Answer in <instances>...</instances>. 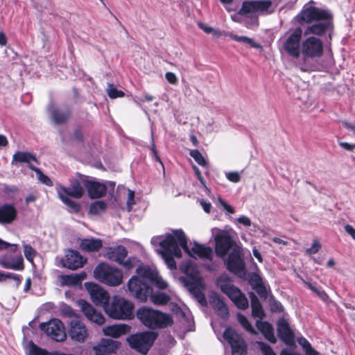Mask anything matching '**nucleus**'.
Returning a JSON list of instances; mask_svg holds the SVG:
<instances>
[{
  "instance_id": "f257e3e1",
  "label": "nucleus",
  "mask_w": 355,
  "mask_h": 355,
  "mask_svg": "<svg viewBox=\"0 0 355 355\" xmlns=\"http://www.w3.org/2000/svg\"><path fill=\"white\" fill-rule=\"evenodd\" d=\"M151 243L161 247V249L157 250V252L162 256L167 267L171 270H175L177 268L174 257L180 258L182 257L181 248L190 257L195 259L200 258L207 260L212 259L213 250L209 246L195 242L191 248H189L187 236L182 230H173L164 236L153 237Z\"/></svg>"
},
{
  "instance_id": "f03ea898",
  "label": "nucleus",
  "mask_w": 355,
  "mask_h": 355,
  "mask_svg": "<svg viewBox=\"0 0 355 355\" xmlns=\"http://www.w3.org/2000/svg\"><path fill=\"white\" fill-rule=\"evenodd\" d=\"M297 18L300 24H312L305 29V35H322L328 33L331 38L333 21L331 15L327 10L313 6L304 7Z\"/></svg>"
},
{
  "instance_id": "7ed1b4c3",
  "label": "nucleus",
  "mask_w": 355,
  "mask_h": 355,
  "mask_svg": "<svg viewBox=\"0 0 355 355\" xmlns=\"http://www.w3.org/2000/svg\"><path fill=\"white\" fill-rule=\"evenodd\" d=\"M137 317L146 327L153 329H163L171 326L173 322L170 314L147 306L139 309L137 311Z\"/></svg>"
},
{
  "instance_id": "20e7f679",
  "label": "nucleus",
  "mask_w": 355,
  "mask_h": 355,
  "mask_svg": "<svg viewBox=\"0 0 355 355\" xmlns=\"http://www.w3.org/2000/svg\"><path fill=\"white\" fill-rule=\"evenodd\" d=\"M181 270L186 275L181 281L201 304H205L206 298L202 292L204 284L198 269L191 263H186L181 266Z\"/></svg>"
},
{
  "instance_id": "39448f33",
  "label": "nucleus",
  "mask_w": 355,
  "mask_h": 355,
  "mask_svg": "<svg viewBox=\"0 0 355 355\" xmlns=\"http://www.w3.org/2000/svg\"><path fill=\"white\" fill-rule=\"evenodd\" d=\"M79 179H75L71 181L70 187H66L62 185L56 186V191L58 198L60 200L67 205L71 210V211L78 213L80 209V205L72 200L69 197H72L76 199L82 198L84 194V189L81 185L83 184L80 176L83 175L78 174Z\"/></svg>"
},
{
  "instance_id": "423d86ee",
  "label": "nucleus",
  "mask_w": 355,
  "mask_h": 355,
  "mask_svg": "<svg viewBox=\"0 0 355 355\" xmlns=\"http://www.w3.org/2000/svg\"><path fill=\"white\" fill-rule=\"evenodd\" d=\"M132 303L119 296H114L111 304L105 306V312L112 318L130 320L133 317Z\"/></svg>"
},
{
  "instance_id": "0eeeda50",
  "label": "nucleus",
  "mask_w": 355,
  "mask_h": 355,
  "mask_svg": "<svg viewBox=\"0 0 355 355\" xmlns=\"http://www.w3.org/2000/svg\"><path fill=\"white\" fill-rule=\"evenodd\" d=\"M94 277L110 286H117L123 282V272L119 268L105 263H99L94 271Z\"/></svg>"
},
{
  "instance_id": "6e6552de",
  "label": "nucleus",
  "mask_w": 355,
  "mask_h": 355,
  "mask_svg": "<svg viewBox=\"0 0 355 355\" xmlns=\"http://www.w3.org/2000/svg\"><path fill=\"white\" fill-rule=\"evenodd\" d=\"M217 285L222 292L230 298L237 308L243 310L248 308L249 303L245 295L232 284L227 276H220L217 279Z\"/></svg>"
},
{
  "instance_id": "1a4fd4ad",
  "label": "nucleus",
  "mask_w": 355,
  "mask_h": 355,
  "mask_svg": "<svg viewBox=\"0 0 355 355\" xmlns=\"http://www.w3.org/2000/svg\"><path fill=\"white\" fill-rule=\"evenodd\" d=\"M272 12V3L270 0L246 1L243 2L238 14L254 18L258 15H267Z\"/></svg>"
},
{
  "instance_id": "9d476101",
  "label": "nucleus",
  "mask_w": 355,
  "mask_h": 355,
  "mask_svg": "<svg viewBox=\"0 0 355 355\" xmlns=\"http://www.w3.org/2000/svg\"><path fill=\"white\" fill-rule=\"evenodd\" d=\"M128 282L127 286L130 293L140 302H146L152 293V288L148 285L147 279L136 272Z\"/></svg>"
},
{
  "instance_id": "9b49d317",
  "label": "nucleus",
  "mask_w": 355,
  "mask_h": 355,
  "mask_svg": "<svg viewBox=\"0 0 355 355\" xmlns=\"http://www.w3.org/2000/svg\"><path fill=\"white\" fill-rule=\"evenodd\" d=\"M157 338V334L153 331H145L131 335L127 338L130 346L137 352L146 354Z\"/></svg>"
},
{
  "instance_id": "f8f14e48",
  "label": "nucleus",
  "mask_w": 355,
  "mask_h": 355,
  "mask_svg": "<svg viewBox=\"0 0 355 355\" xmlns=\"http://www.w3.org/2000/svg\"><path fill=\"white\" fill-rule=\"evenodd\" d=\"M215 252L218 257H224L227 252L234 248H240L230 234L227 231L220 230L214 236Z\"/></svg>"
},
{
  "instance_id": "ddd939ff",
  "label": "nucleus",
  "mask_w": 355,
  "mask_h": 355,
  "mask_svg": "<svg viewBox=\"0 0 355 355\" xmlns=\"http://www.w3.org/2000/svg\"><path fill=\"white\" fill-rule=\"evenodd\" d=\"M301 53L304 61L321 57L323 54L322 42L314 36L308 37L302 42Z\"/></svg>"
},
{
  "instance_id": "4468645a",
  "label": "nucleus",
  "mask_w": 355,
  "mask_h": 355,
  "mask_svg": "<svg viewBox=\"0 0 355 355\" xmlns=\"http://www.w3.org/2000/svg\"><path fill=\"white\" fill-rule=\"evenodd\" d=\"M288 34L287 37L283 42V49L291 57L298 58L302 50L300 41L302 31L300 28H297Z\"/></svg>"
},
{
  "instance_id": "2eb2a0df",
  "label": "nucleus",
  "mask_w": 355,
  "mask_h": 355,
  "mask_svg": "<svg viewBox=\"0 0 355 355\" xmlns=\"http://www.w3.org/2000/svg\"><path fill=\"white\" fill-rule=\"evenodd\" d=\"M223 338L230 345L232 355H245L247 344L241 335L234 329L226 328L223 334Z\"/></svg>"
},
{
  "instance_id": "dca6fc26",
  "label": "nucleus",
  "mask_w": 355,
  "mask_h": 355,
  "mask_svg": "<svg viewBox=\"0 0 355 355\" xmlns=\"http://www.w3.org/2000/svg\"><path fill=\"white\" fill-rule=\"evenodd\" d=\"M40 328L55 341L61 342L67 338L64 325L58 319H53L48 322L41 323Z\"/></svg>"
},
{
  "instance_id": "f3484780",
  "label": "nucleus",
  "mask_w": 355,
  "mask_h": 355,
  "mask_svg": "<svg viewBox=\"0 0 355 355\" xmlns=\"http://www.w3.org/2000/svg\"><path fill=\"white\" fill-rule=\"evenodd\" d=\"M227 268L232 272L239 277H243L245 275V265L243 259L241 258V252L240 248H234L225 259Z\"/></svg>"
},
{
  "instance_id": "a211bd4d",
  "label": "nucleus",
  "mask_w": 355,
  "mask_h": 355,
  "mask_svg": "<svg viewBox=\"0 0 355 355\" xmlns=\"http://www.w3.org/2000/svg\"><path fill=\"white\" fill-rule=\"evenodd\" d=\"M85 286L90 295L92 301L96 306L103 307L105 310V306H107L109 304V293L96 284L86 282Z\"/></svg>"
},
{
  "instance_id": "6ab92c4d",
  "label": "nucleus",
  "mask_w": 355,
  "mask_h": 355,
  "mask_svg": "<svg viewBox=\"0 0 355 355\" xmlns=\"http://www.w3.org/2000/svg\"><path fill=\"white\" fill-rule=\"evenodd\" d=\"M136 272L147 279L148 284H154L159 289L163 290L168 287L167 282L159 275L157 271L148 266L141 265L137 267Z\"/></svg>"
},
{
  "instance_id": "aec40b11",
  "label": "nucleus",
  "mask_w": 355,
  "mask_h": 355,
  "mask_svg": "<svg viewBox=\"0 0 355 355\" xmlns=\"http://www.w3.org/2000/svg\"><path fill=\"white\" fill-rule=\"evenodd\" d=\"M80 178L90 198H99L106 194L107 187L104 184L94 180H89L86 176H80Z\"/></svg>"
},
{
  "instance_id": "412c9836",
  "label": "nucleus",
  "mask_w": 355,
  "mask_h": 355,
  "mask_svg": "<svg viewBox=\"0 0 355 355\" xmlns=\"http://www.w3.org/2000/svg\"><path fill=\"white\" fill-rule=\"evenodd\" d=\"M78 305L85 317L90 321L101 325L105 322V318L98 312L89 303L84 300H79Z\"/></svg>"
},
{
  "instance_id": "4be33fe9",
  "label": "nucleus",
  "mask_w": 355,
  "mask_h": 355,
  "mask_svg": "<svg viewBox=\"0 0 355 355\" xmlns=\"http://www.w3.org/2000/svg\"><path fill=\"white\" fill-rule=\"evenodd\" d=\"M64 267L71 270H76L83 266L85 260L76 250H69L66 252L64 258L62 260Z\"/></svg>"
},
{
  "instance_id": "5701e85b",
  "label": "nucleus",
  "mask_w": 355,
  "mask_h": 355,
  "mask_svg": "<svg viewBox=\"0 0 355 355\" xmlns=\"http://www.w3.org/2000/svg\"><path fill=\"white\" fill-rule=\"evenodd\" d=\"M277 334L279 338L288 346L295 345V335L289 327L288 322L284 318L277 322Z\"/></svg>"
},
{
  "instance_id": "b1692460",
  "label": "nucleus",
  "mask_w": 355,
  "mask_h": 355,
  "mask_svg": "<svg viewBox=\"0 0 355 355\" xmlns=\"http://www.w3.org/2000/svg\"><path fill=\"white\" fill-rule=\"evenodd\" d=\"M0 266L6 269L21 270L24 269L23 258L19 252L16 255L6 253L0 257Z\"/></svg>"
},
{
  "instance_id": "393cba45",
  "label": "nucleus",
  "mask_w": 355,
  "mask_h": 355,
  "mask_svg": "<svg viewBox=\"0 0 355 355\" xmlns=\"http://www.w3.org/2000/svg\"><path fill=\"white\" fill-rule=\"evenodd\" d=\"M70 329L69 336L73 340L83 342L87 336V330L80 320H71L69 321Z\"/></svg>"
},
{
  "instance_id": "a878e982",
  "label": "nucleus",
  "mask_w": 355,
  "mask_h": 355,
  "mask_svg": "<svg viewBox=\"0 0 355 355\" xmlns=\"http://www.w3.org/2000/svg\"><path fill=\"white\" fill-rule=\"evenodd\" d=\"M119 347V342L110 338H103L94 347L96 355H109Z\"/></svg>"
},
{
  "instance_id": "bb28decb",
  "label": "nucleus",
  "mask_w": 355,
  "mask_h": 355,
  "mask_svg": "<svg viewBox=\"0 0 355 355\" xmlns=\"http://www.w3.org/2000/svg\"><path fill=\"white\" fill-rule=\"evenodd\" d=\"M17 215V211L12 204H3L0 206V224H10L14 221Z\"/></svg>"
},
{
  "instance_id": "cd10ccee",
  "label": "nucleus",
  "mask_w": 355,
  "mask_h": 355,
  "mask_svg": "<svg viewBox=\"0 0 355 355\" xmlns=\"http://www.w3.org/2000/svg\"><path fill=\"white\" fill-rule=\"evenodd\" d=\"M128 251L123 245L109 248L107 250L106 255L110 260L122 263V261L126 257Z\"/></svg>"
},
{
  "instance_id": "c85d7f7f",
  "label": "nucleus",
  "mask_w": 355,
  "mask_h": 355,
  "mask_svg": "<svg viewBox=\"0 0 355 355\" xmlns=\"http://www.w3.org/2000/svg\"><path fill=\"white\" fill-rule=\"evenodd\" d=\"M256 325L266 339L271 343H275L277 342V338L274 334L273 327L270 323L261 321V320H257Z\"/></svg>"
},
{
  "instance_id": "c756f323",
  "label": "nucleus",
  "mask_w": 355,
  "mask_h": 355,
  "mask_svg": "<svg viewBox=\"0 0 355 355\" xmlns=\"http://www.w3.org/2000/svg\"><path fill=\"white\" fill-rule=\"evenodd\" d=\"M80 246L86 252H97L102 248L103 243L99 239H85L81 241Z\"/></svg>"
},
{
  "instance_id": "7c9ffc66",
  "label": "nucleus",
  "mask_w": 355,
  "mask_h": 355,
  "mask_svg": "<svg viewBox=\"0 0 355 355\" xmlns=\"http://www.w3.org/2000/svg\"><path fill=\"white\" fill-rule=\"evenodd\" d=\"M31 162L37 163L35 155L28 152L18 151L12 156V164L16 165L17 163H26L29 166L32 164Z\"/></svg>"
},
{
  "instance_id": "2f4dec72",
  "label": "nucleus",
  "mask_w": 355,
  "mask_h": 355,
  "mask_svg": "<svg viewBox=\"0 0 355 355\" xmlns=\"http://www.w3.org/2000/svg\"><path fill=\"white\" fill-rule=\"evenodd\" d=\"M86 276V272L83 271L76 274L62 275L61 277L62 284L67 286H76L80 284Z\"/></svg>"
},
{
  "instance_id": "473e14b6",
  "label": "nucleus",
  "mask_w": 355,
  "mask_h": 355,
  "mask_svg": "<svg viewBox=\"0 0 355 355\" xmlns=\"http://www.w3.org/2000/svg\"><path fill=\"white\" fill-rule=\"evenodd\" d=\"M71 110L66 108L64 110L53 109L51 111V119L56 124L65 123L71 116Z\"/></svg>"
},
{
  "instance_id": "72a5a7b5",
  "label": "nucleus",
  "mask_w": 355,
  "mask_h": 355,
  "mask_svg": "<svg viewBox=\"0 0 355 355\" xmlns=\"http://www.w3.org/2000/svg\"><path fill=\"white\" fill-rule=\"evenodd\" d=\"M249 295L251 299L252 315L257 320H261L265 315L262 305L254 293L251 292Z\"/></svg>"
},
{
  "instance_id": "f704fd0d",
  "label": "nucleus",
  "mask_w": 355,
  "mask_h": 355,
  "mask_svg": "<svg viewBox=\"0 0 355 355\" xmlns=\"http://www.w3.org/2000/svg\"><path fill=\"white\" fill-rule=\"evenodd\" d=\"M127 327L125 325H111L103 329L105 335L114 338H118L126 333Z\"/></svg>"
},
{
  "instance_id": "c9c22d12",
  "label": "nucleus",
  "mask_w": 355,
  "mask_h": 355,
  "mask_svg": "<svg viewBox=\"0 0 355 355\" xmlns=\"http://www.w3.org/2000/svg\"><path fill=\"white\" fill-rule=\"evenodd\" d=\"M148 297H150L152 303L157 306L166 305L171 300L170 297L167 294L160 291L155 293L152 291Z\"/></svg>"
},
{
  "instance_id": "e433bc0d",
  "label": "nucleus",
  "mask_w": 355,
  "mask_h": 355,
  "mask_svg": "<svg viewBox=\"0 0 355 355\" xmlns=\"http://www.w3.org/2000/svg\"><path fill=\"white\" fill-rule=\"evenodd\" d=\"M213 306L218 315L223 318L229 315V310L227 304L219 297H216L213 301Z\"/></svg>"
},
{
  "instance_id": "4c0bfd02",
  "label": "nucleus",
  "mask_w": 355,
  "mask_h": 355,
  "mask_svg": "<svg viewBox=\"0 0 355 355\" xmlns=\"http://www.w3.org/2000/svg\"><path fill=\"white\" fill-rule=\"evenodd\" d=\"M107 209V204L103 200H97L89 206V212L93 215H98L104 212Z\"/></svg>"
},
{
  "instance_id": "58836bf2",
  "label": "nucleus",
  "mask_w": 355,
  "mask_h": 355,
  "mask_svg": "<svg viewBox=\"0 0 355 355\" xmlns=\"http://www.w3.org/2000/svg\"><path fill=\"white\" fill-rule=\"evenodd\" d=\"M230 37L237 42H242L249 45L250 46L254 49H261V46L259 43L256 42L252 38L248 37L246 36H239L234 34L230 35Z\"/></svg>"
},
{
  "instance_id": "ea45409f",
  "label": "nucleus",
  "mask_w": 355,
  "mask_h": 355,
  "mask_svg": "<svg viewBox=\"0 0 355 355\" xmlns=\"http://www.w3.org/2000/svg\"><path fill=\"white\" fill-rule=\"evenodd\" d=\"M305 286L309 288L312 292L315 293L317 296H318L322 301L326 302L329 299L328 295L321 288H318L315 287L314 285L311 284L309 282L303 281Z\"/></svg>"
},
{
  "instance_id": "a19ab883",
  "label": "nucleus",
  "mask_w": 355,
  "mask_h": 355,
  "mask_svg": "<svg viewBox=\"0 0 355 355\" xmlns=\"http://www.w3.org/2000/svg\"><path fill=\"white\" fill-rule=\"evenodd\" d=\"M29 168L36 173L38 180L42 183L49 187L53 186V182L51 181V180L48 176L44 175L40 168L34 166L33 164H30Z\"/></svg>"
},
{
  "instance_id": "79ce46f5",
  "label": "nucleus",
  "mask_w": 355,
  "mask_h": 355,
  "mask_svg": "<svg viewBox=\"0 0 355 355\" xmlns=\"http://www.w3.org/2000/svg\"><path fill=\"white\" fill-rule=\"evenodd\" d=\"M61 313L63 317L68 318L69 321L71 320H80V315L68 305L63 306L61 310Z\"/></svg>"
},
{
  "instance_id": "37998d69",
  "label": "nucleus",
  "mask_w": 355,
  "mask_h": 355,
  "mask_svg": "<svg viewBox=\"0 0 355 355\" xmlns=\"http://www.w3.org/2000/svg\"><path fill=\"white\" fill-rule=\"evenodd\" d=\"M7 279H13L15 282L16 286H19L22 279L21 277L19 275L13 274L11 272L4 273L0 271V282L5 281Z\"/></svg>"
},
{
  "instance_id": "c03bdc74",
  "label": "nucleus",
  "mask_w": 355,
  "mask_h": 355,
  "mask_svg": "<svg viewBox=\"0 0 355 355\" xmlns=\"http://www.w3.org/2000/svg\"><path fill=\"white\" fill-rule=\"evenodd\" d=\"M237 319H238L239 323L243 327V328L246 331H248V332H250L252 334H256V331L253 329L252 324H250V322L248 321V320L247 319V318L245 315H243L241 313H238Z\"/></svg>"
},
{
  "instance_id": "a18cd8bd",
  "label": "nucleus",
  "mask_w": 355,
  "mask_h": 355,
  "mask_svg": "<svg viewBox=\"0 0 355 355\" xmlns=\"http://www.w3.org/2000/svg\"><path fill=\"white\" fill-rule=\"evenodd\" d=\"M189 154L199 165L207 166V162L198 150H191Z\"/></svg>"
},
{
  "instance_id": "49530a36",
  "label": "nucleus",
  "mask_w": 355,
  "mask_h": 355,
  "mask_svg": "<svg viewBox=\"0 0 355 355\" xmlns=\"http://www.w3.org/2000/svg\"><path fill=\"white\" fill-rule=\"evenodd\" d=\"M198 27L207 34H211L216 37H219L221 35L220 31L209 26L202 22L198 23Z\"/></svg>"
},
{
  "instance_id": "de8ad7c7",
  "label": "nucleus",
  "mask_w": 355,
  "mask_h": 355,
  "mask_svg": "<svg viewBox=\"0 0 355 355\" xmlns=\"http://www.w3.org/2000/svg\"><path fill=\"white\" fill-rule=\"evenodd\" d=\"M107 92L108 96L112 99L123 97L125 95L123 92L116 89L112 84L107 85Z\"/></svg>"
},
{
  "instance_id": "09e8293b",
  "label": "nucleus",
  "mask_w": 355,
  "mask_h": 355,
  "mask_svg": "<svg viewBox=\"0 0 355 355\" xmlns=\"http://www.w3.org/2000/svg\"><path fill=\"white\" fill-rule=\"evenodd\" d=\"M23 247L25 257L29 261H32L36 254L35 250L29 244L24 243Z\"/></svg>"
},
{
  "instance_id": "8fccbe9b",
  "label": "nucleus",
  "mask_w": 355,
  "mask_h": 355,
  "mask_svg": "<svg viewBox=\"0 0 355 355\" xmlns=\"http://www.w3.org/2000/svg\"><path fill=\"white\" fill-rule=\"evenodd\" d=\"M139 261L137 259L131 257V258L128 259L125 261L123 260L122 261V263H120V264L122 265L127 270H131L135 266L139 267V266L141 265V264L139 265Z\"/></svg>"
},
{
  "instance_id": "3c124183",
  "label": "nucleus",
  "mask_w": 355,
  "mask_h": 355,
  "mask_svg": "<svg viewBox=\"0 0 355 355\" xmlns=\"http://www.w3.org/2000/svg\"><path fill=\"white\" fill-rule=\"evenodd\" d=\"M29 354L30 355H51V353H49L46 349L36 346L33 343H32L30 346Z\"/></svg>"
},
{
  "instance_id": "603ef678",
  "label": "nucleus",
  "mask_w": 355,
  "mask_h": 355,
  "mask_svg": "<svg viewBox=\"0 0 355 355\" xmlns=\"http://www.w3.org/2000/svg\"><path fill=\"white\" fill-rule=\"evenodd\" d=\"M260 350L261 351L263 355H277L272 349L267 344L263 342L258 341L257 342Z\"/></svg>"
},
{
  "instance_id": "864d4df0",
  "label": "nucleus",
  "mask_w": 355,
  "mask_h": 355,
  "mask_svg": "<svg viewBox=\"0 0 355 355\" xmlns=\"http://www.w3.org/2000/svg\"><path fill=\"white\" fill-rule=\"evenodd\" d=\"M9 248L11 252L14 253L18 252V245L17 244H11L0 239V251L6 250Z\"/></svg>"
},
{
  "instance_id": "5fc2aeb1",
  "label": "nucleus",
  "mask_w": 355,
  "mask_h": 355,
  "mask_svg": "<svg viewBox=\"0 0 355 355\" xmlns=\"http://www.w3.org/2000/svg\"><path fill=\"white\" fill-rule=\"evenodd\" d=\"M321 248V244L317 240H315L311 248L306 250V253L308 254H313L317 253Z\"/></svg>"
},
{
  "instance_id": "6e6d98bb",
  "label": "nucleus",
  "mask_w": 355,
  "mask_h": 355,
  "mask_svg": "<svg viewBox=\"0 0 355 355\" xmlns=\"http://www.w3.org/2000/svg\"><path fill=\"white\" fill-rule=\"evenodd\" d=\"M226 178L232 182H239L241 180L240 174L238 172H229L226 173Z\"/></svg>"
},
{
  "instance_id": "4d7b16f0",
  "label": "nucleus",
  "mask_w": 355,
  "mask_h": 355,
  "mask_svg": "<svg viewBox=\"0 0 355 355\" xmlns=\"http://www.w3.org/2000/svg\"><path fill=\"white\" fill-rule=\"evenodd\" d=\"M135 193L134 191L129 190L128 196L127 200V209L128 211H130L132 209V205L135 204Z\"/></svg>"
},
{
  "instance_id": "13d9d810",
  "label": "nucleus",
  "mask_w": 355,
  "mask_h": 355,
  "mask_svg": "<svg viewBox=\"0 0 355 355\" xmlns=\"http://www.w3.org/2000/svg\"><path fill=\"white\" fill-rule=\"evenodd\" d=\"M3 191L5 194L10 196L17 193L18 188L16 186L5 185Z\"/></svg>"
},
{
  "instance_id": "bf43d9fd",
  "label": "nucleus",
  "mask_w": 355,
  "mask_h": 355,
  "mask_svg": "<svg viewBox=\"0 0 355 355\" xmlns=\"http://www.w3.org/2000/svg\"><path fill=\"white\" fill-rule=\"evenodd\" d=\"M218 200L227 212L230 214L234 213V208L231 205H228L223 199H222L220 197H218Z\"/></svg>"
},
{
  "instance_id": "052dcab7",
  "label": "nucleus",
  "mask_w": 355,
  "mask_h": 355,
  "mask_svg": "<svg viewBox=\"0 0 355 355\" xmlns=\"http://www.w3.org/2000/svg\"><path fill=\"white\" fill-rule=\"evenodd\" d=\"M165 78L167 81L173 85H176L178 83V78L176 75L173 72H166L165 74Z\"/></svg>"
},
{
  "instance_id": "680f3d73",
  "label": "nucleus",
  "mask_w": 355,
  "mask_h": 355,
  "mask_svg": "<svg viewBox=\"0 0 355 355\" xmlns=\"http://www.w3.org/2000/svg\"><path fill=\"white\" fill-rule=\"evenodd\" d=\"M236 220L238 221V223H239L240 224H242L245 227H250L251 225L250 219L244 215L239 216L236 219Z\"/></svg>"
},
{
  "instance_id": "e2e57ef3",
  "label": "nucleus",
  "mask_w": 355,
  "mask_h": 355,
  "mask_svg": "<svg viewBox=\"0 0 355 355\" xmlns=\"http://www.w3.org/2000/svg\"><path fill=\"white\" fill-rule=\"evenodd\" d=\"M297 342L302 346L304 352L311 347L310 343L304 337L299 338Z\"/></svg>"
},
{
  "instance_id": "0e129e2a",
  "label": "nucleus",
  "mask_w": 355,
  "mask_h": 355,
  "mask_svg": "<svg viewBox=\"0 0 355 355\" xmlns=\"http://www.w3.org/2000/svg\"><path fill=\"white\" fill-rule=\"evenodd\" d=\"M338 145L340 147H342L343 149L348 150V151H352L355 148V144H349L347 142L339 141Z\"/></svg>"
},
{
  "instance_id": "69168bd1",
  "label": "nucleus",
  "mask_w": 355,
  "mask_h": 355,
  "mask_svg": "<svg viewBox=\"0 0 355 355\" xmlns=\"http://www.w3.org/2000/svg\"><path fill=\"white\" fill-rule=\"evenodd\" d=\"M200 205L202 206L203 210L206 213H209L211 208V204L209 202H207L206 200L201 199L200 200Z\"/></svg>"
},
{
  "instance_id": "338daca9",
  "label": "nucleus",
  "mask_w": 355,
  "mask_h": 355,
  "mask_svg": "<svg viewBox=\"0 0 355 355\" xmlns=\"http://www.w3.org/2000/svg\"><path fill=\"white\" fill-rule=\"evenodd\" d=\"M345 230L349 234L354 240H355V229L350 225H346L345 226Z\"/></svg>"
},
{
  "instance_id": "774afa93",
  "label": "nucleus",
  "mask_w": 355,
  "mask_h": 355,
  "mask_svg": "<svg viewBox=\"0 0 355 355\" xmlns=\"http://www.w3.org/2000/svg\"><path fill=\"white\" fill-rule=\"evenodd\" d=\"M280 355H301L291 349H284L282 350Z\"/></svg>"
}]
</instances>
